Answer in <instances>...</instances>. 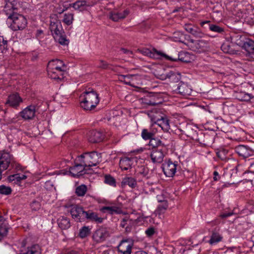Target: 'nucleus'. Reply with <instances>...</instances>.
<instances>
[{
	"mask_svg": "<svg viewBox=\"0 0 254 254\" xmlns=\"http://www.w3.org/2000/svg\"><path fill=\"white\" fill-rule=\"evenodd\" d=\"M80 106L85 110L94 109L99 102V95L93 89L88 88L80 96Z\"/></svg>",
	"mask_w": 254,
	"mask_h": 254,
	"instance_id": "nucleus-1",
	"label": "nucleus"
},
{
	"mask_svg": "<svg viewBox=\"0 0 254 254\" xmlns=\"http://www.w3.org/2000/svg\"><path fill=\"white\" fill-rule=\"evenodd\" d=\"M185 134L203 146H209L214 140V137L213 135L204 133L201 131L197 132L196 130H193L190 126L187 127ZM214 136H215L214 135Z\"/></svg>",
	"mask_w": 254,
	"mask_h": 254,
	"instance_id": "nucleus-2",
	"label": "nucleus"
},
{
	"mask_svg": "<svg viewBox=\"0 0 254 254\" xmlns=\"http://www.w3.org/2000/svg\"><path fill=\"white\" fill-rule=\"evenodd\" d=\"M185 39L187 42L179 39V42L186 45L190 50L196 53L206 52L209 49V43L207 41L204 40H194L190 38V35H185Z\"/></svg>",
	"mask_w": 254,
	"mask_h": 254,
	"instance_id": "nucleus-3",
	"label": "nucleus"
},
{
	"mask_svg": "<svg viewBox=\"0 0 254 254\" xmlns=\"http://www.w3.org/2000/svg\"><path fill=\"white\" fill-rule=\"evenodd\" d=\"M50 29L56 41L62 45H68V40L66 39L61 22L59 20L51 22Z\"/></svg>",
	"mask_w": 254,
	"mask_h": 254,
	"instance_id": "nucleus-4",
	"label": "nucleus"
},
{
	"mask_svg": "<svg viewBox=\"0 0 254 254\" xmlns=\"http://www.w3.org/2000/svg\"><path fill=\"white\" fill-rule=\"evenodd\" d=\"M87 168L96 166L101 162V154L96 151L85 152L78 156Z\"/></svg>",
	"mask_w": 254,
	"mask_h": 254,
	"instance_id": "nucleus-5",
	"label": "nucleus"
},
{
	"mask_svg": "<svg viewBox=\"0 0 254 254\" xmlns=\"http://www.w3.org/2000/svg\"><path fill=\"white\" fill-rule=\"evenodd\" d=\"M8 19L11 21L10 27L13 31L22 30L27 24L26 18L17 12L9 15Z\"/></svg>",
	"mask_w": 254,
	"mask_h": 254,
	"instance_id": "nucleus-6",
	"label": "nucleus"
},
{
	"mask_svg": "<svg viewBox=\"0 0 254 254\" xmlns=\"http://www.w3.org/2000/svg\"><path fill=\"white\" fill-rule=\"evenodd\" d=\"M69 169L71 176L75 178H80L88 173V170H90L89 168H87L84 165L79 156L75 160L74 165L70 167Z\"/></svg>",
	"mask_w": 254,
	"mask_h": 254,
	"instance_id": "nucleus-7",
	"label": "nucleus"
},
{
	"mask_svg": "<svg viewBox=\"0 0 254 254\" xmlns=\"http://www.w3.org/2000/svg\"><path fill=\"white\" fill-rule=\"evenodd\" d=\"M13 158L11 155L7 152H3L0 157V180L1 179L2 173L6 170L10 165L14 167Z\"/></svg>",
	"mask_w": 254,
	"mask_h": 254,
	"instance_id": "nucleus-8",
	"label": "nucleus"
},
{
	"mask_svg": "<svg viewBox=\"0 0 254 254\" xmlns=\"http://www.w3.org/2000/svg\"><path fill=\"white\" fill-rule=\"evenodd\" d=\"M86 211L83 207L76 204L71 205L70 213L72 217L77 222L84 221V217Z\"/></svg>",
	"mask_w": 254,
	"mask_h": 254,
	"instance_id": "nucleus-9",
	"label": "nucleus"
},
{
	"mask_svg": "<svg viewBox=\"0 0 254 254\" xmlns=\"http://www.w3.org/2000/svg\"><path fill=\"white\" fill-rule=\"evenodd\" d=\"M151 121L152 127L157 125L165 132H168L170 129L169 120L166 117L161 116L160 118H157L156 116H151Z\"/></svg>",
	"mask_w": 254,
	"mask_h": 254,
	"instance_id": "nucleus-10",
	"label": "nucleus"
},
{
	"mask_svg": "<svg viewBox=\"0 0 254 254\" xmlns=\"http://www.w3.org/2000/svg\"><path fill=\"white\" fill-rule=\"evenodd\" d=\"M139 51L143 55L147 56L150 58L153 59H159L160 57H163L168 60H174L176 61V59H172V58L165 54L162 53L161 52L157 51L155 49L153 48L152 50L144 48L141 50H139Z\"/></svg>",
	"mask_w": 254,
	"mask_h": 254,
	"instance_id": "nucleus-11",
	"label": "nucleus"
},
{
	"mask_svg": "<svg viewBox=\"0 0 254 254\" xmlns=\"http://www.w3.org/2000/svg\"><path fill=\"white\" fill-rule=\"evenodd\" d=\"M166 146L152 150L151 154V159L154 163H161L163 161L166 151Z\"/></svg>",
	"mask_w": 254,
	"mask_h": 254,
	"instance_id": "nucleus-12",
	"label": "nucleus"
},
{
	"mask_svg": "<svg viewBox=\"0 0 254 254\" xmlns=\"http://www.w3.org/2000/svg\"><path fill=\"white\" fill-rule=\"evenodd\" d=\"M36 112V106L30 105L19 112V116L26 121L31 120L34 119Z\"/></svg>",
	"mask_w": 254,
	"mask_h": 254,
	"instance_id": "nucleus-13",
	"label": "nucleus"
},
{
	"mask_svg": "<svg viewBox=\"0 0 254 254\" xmlns=\"http://www.w3.org/2000/svg\"><path fill=\"white\" fill-rule=\"evenodd\" d=\"M235 150L239 156L244 159L254 155V150L247 145H239L235 147Z\"/></svg>",
	"mask_w": 254,
	"mask_h": 254,
	"instance_id": "nucleus-14",
	"label": "nucleus"
},
{
	"mask_svg": "<svg viewBox=\"0 0 254 254\" xmlns=\"http://www.w3.org/2000/svg\"><path fill=\"white\" fill-rule=\"evenodd\" d=\"M133 243L131 240H122L118 246V250L119 253L123 254H131Z\"/></svg>",
	"mask_w": 254,
	"mask_h": 254,
	"instance_id": "nucleus-15",
	"label": "nucleus"
},
{
	"mask_svg": "<svg viewBox=\"0 0 254 254\" xmlns=\"http://www.w3.org/2000/svg\"><path fill=\"white\" fill-rule=\"evenodd\" d=\"M175 88L174 92L183 96L190 95L191 93V89L190 86L188 83L183 81L180 82Z\"/></svg>",
	"mask_w": 254,
	"mask_h": 254,
	"instance_id": "nucleus-16",
	"label": "nucleus"
},
{
	"mask_svg": "<svg viewBox=\"0 0 254 254\" xmlns=\"http://www.w3.org/2000/svg\"><path fill=\"white\" fill-rule=\"evenodd\" d=\"M177 164L170 161L163 164L162 168L164 174L168 177H173L177 170Z\"/></svg>",
	"mask_w": 254,
	"mask_h": 254,
	"instance_id": "nucleus-17",
	"label": "nucleus"
},
{
	"mask_svg": "<svg viewBox=\"0 0 254 254\" xmlns=\"http://www.w3.org/2000/svg\"><path fill=\"white\" fill-rule=\"evenodd\" d=\"M5 3L4 6L3 12L7 16L17 13V1L16 0H4Z\"/></svg>",
	"mask_w": 254,
	"mask_h": 254,
	"instance_id": "nucleus-18",
	"label": "nucleus"
},
{
	"mask_svg": "<svg viewBox=\"0 0 254 254\" xmlns=\"http://www.w3.org/2000/svg\"><path fill=\"white\" fill-rule=\"evenodd\" d=\"M109 236V233L105 228H100L96 230L94 233L92 238L97 243H101L105 240L106 238Z\"/></svg>",
	"mask_w": 254,
	"mask_h": 254,
	"instance_id": "nucleus-19",
	"label": "nucleus"
},
{
	"mask_svg": "<svg viewBox=\"0 0 254 254\" xmlns=\"http://www.w3.org/2000/svg\"><path fill=\"white\" fill-rule=\"evenodd\" d=\"M22 102V99L17 93H15L10 94L8 96L5 104L8 105L11 107L17 108Z\"/></svg>",
	"mask_w": 254,
	"mask_h": 254,
	"instance_id": "nucleus-20",
	"label": "nucleus"
},
{
	"mask_svg": "<svg viewBox=\"0 0 254 254\" xmlns=\"http://www.w3.org/2000/svg\"><path fill=\"white\" fill-rule=\"evenodd\" d=\"M88 140L92 143H97L102 141L104 139L102 133L96 130H91L89 132Z\"/></svg>",
	"mask_w": 254,
	"mask_h": 254,
	"instance_id": "nucleus-21",
	"label": "nucleus"
},
{
	"mask_svg": "<svg viewBox=\"0 0 254 254\" xmlns=\"http://www.w3.org/2000/svg\"><path fill=\"white\" fill-rule=\"evenodd\" d=\"M184 28L195 38H202L204 35L199 28L190 24H185Z\"/></svg>",
	"mask_w": 254,
	"mask_h": 254,
	"instance_id": "nucleus-22",
	"label": "nucleus"
},
{
	"mask_svg": "<svg viewBox=\"0 0 254 254\" xmlns=\"http://www.w3.org/2000/svg\"><path fill=\"white\" fill-rule=\"evenodd\" d=\"M86 219L90 221L95 222L97 223H102L103 221V218L99 217L96 212H94L90 210L86 211L84 221Z\"/></svg>",
	"mask_w": 254,
	"mask_h": 254,
	"instance_id": "nucleus-23",
	"label": "nucleus"
},
{
	"mask_svg": "<svg viewBox=\"0 0 254 254\" xmlns=\"http://www.w3.org/2000/svg\"><path fill=\"white\" fill-rule=\"evenodd\" d=\"M127 186H128L131 189L135 188L137 187L136 180L131 177H124L121 182V187L122 188H125Z\"/></svg>",
	"mask_w": 254,
	"mask_h": 254,
	"instance_id": "nucleus-24",
	"label": "nucleus"
},
{
	"mask_svg": "<svg viewBox=\"0 0 254 254\" xmlns=\"http://www.w3.org/2000/svg\"><path fill=\"white\" fill-rule=\"evenodd\" d=\"M153 127L151 125L149 128H144L142 130L141 136L144 140H150L155 136L157 129L153 128Z\"/></svg>",
	"mask_w": 254,
	"mask_h": 254,
	"instance_id": "nucleus-25",
	"label": "nucleus"
},
{
	"mask_svg": "<svg viewBox=\"0 0 254 254\" xmlns=\"http://www.w3.org/2000/svg\"><path fill=\"white\" fill-rule=\"evenodd\" d=\"M172 59H176V61L171 60L173 62H177L180 61L183 63H190L192 60V56L189 52L182 51L179 52L178 54V58H174L171 57Z\"/></svg>",
	"mask_w": 254,
	"mask_h": 254,
	"instance_id": "nucleus-26",
	"label": "nucleus"
},
{
	"mask_svg": "<svg viewBox=\"0 0 254 254\" xmlns=\"http://www.w3.org/2000/svg\"><path fill=\"white\" fill-rule=\"evenodd\" d=\"M129 11L127 9H126L122 12H111L110 13L109 18L113 21L117 22L120 19H124L129 14Z\"/></svg>",
	"mask_w": 254,
	"mask_h": 254,
	"instance_id": "nucleus-27",
	"label": "nucleus"
},
{
	"mask_svg": "<svg viewBox=\"0 0 254 254\" xmlns=\"http://www.w3.org/2000/svg\"><path fill=\"white\" fill-rule=\"evenodd\" d=\"M134 158L124 157L120 159L119 165L120 168L124 170H127L131 168L133 163Z\"/></svg>",
	"mask_w": 254,
	"mask_h": 254,
	"instance_id": "nucleus-28",
	"label": "nucleus"
},
{
	"mask_svg": "<svg viewBox=\"0 0 254 254\" xmlns=\"http://www.w3.org/2000/svg\"><path fill=\"white\" fill-rule=\"evenodd\" d=\"M18 254H41L40 248L39 245H34L26 249L21 250Z\"/></svg>",
	"mask_w": 254,
	"mask_h": 254,
	"instance_id": "nucleus-29",
	"label": "nucleus"
},
{
	"mask_svg": "<svg viewBox=\"0 0 254 254\" xmlns=\"http://www.w3.org/2000/svg\"><path fill=\"white\" fill-rule=\"evenodd\" d=\"M57 222L60 228L62 229H67L70 226V223L68 218L62 216L60 217Z\"/></svg>",
	"mask_w": 254,
	"mask_h": 254,
	"instance_id": "nucleus-30",
	"label": "nucleus"
},
{
	"mask_svg": "<svg viewBox=\"0 0 254 254\" xmlns=\"http://www.w3.org/2000/svg\"><path fill=\"white\" fill-rule=\"evenodd\" d=\"M148 145L152 147V150L166 146L164 144L162 143L160 139L155 137V136L149 140Z\"/></svg>",
	"mask_w": 254,
	"mask_h": 254,
	"instance_id": "nucleus-31",
	"label": "nucleus"
},
{
	"mask_svg": "<svg viewBox=\"0 0 254 254\" xmlns=\"http://www.w3.org/2000/svg\"><path fill=\"white\" fill-rule=\"evenodd\" d=\"M103 212H108L110 214H120L122 212L121 209L117 206H103L101 208Z\"/></svg>",
	"mask_w": 254,
	"mask_h": 254,
	"instance_id": "nucleus-32",
	"label": "nucleus"
},
{
	"mask_svg": "<svg viewBox=\"0 0 254 254\" xmlns=\"http://www.w3.org/2000/svg\"><path fill=\"white\" fill-rule=\"evenodd\" d=\"M209 21H203L201 23V25L203 26L205 24H209V29L214 32H217L218 33H223L224 32V28L222 27H220L217 25L210 24Z\"/></svg>",
	"mask_w": 254,
	"mask_h": 254,
	"instance_id": "nucleus-33",
	"label": "nucleus"
},
{
	"mask_svg": "<svg viewBox=\"0 0 254 254\" xmlns=\"http://www.w3.org/2000/svg\"><path fill=\"white\" fill-rule=\"evenodd\" d=\"M149 96V101H150L151 106H155L161 103L162 100L158 97V95L155 93H148Z\"/></svg>",
	"mask_w": 254,
	"mask_h": 254,
	"instance_id": "nucleus-34",
	"label": "nucleus"
},
{
	"mask_svg": "<svg viewBox=\"0 0 254 254\" xmlns=\"http://www.w3.org/2000/svg\"><path fill=\"white\" fill-rule=\"evenodd\" d=\"M75 10L82 11L86 8L87 2L85 0H78L70 4Z\"/></svg>",
	"mask_w": 254,
	"mask_h": 254,
	"instance_id": "nucleus-35",
	"label": "nucleus"
},
{
	"mask_svg": "<svg viewBox=\"0 0 254 254\" xmlns=\"http://www.w3.org/2000/svg\"><path fill=\"white\" fill-rule=\"evenodd\" d=\"M222 239V237L219 233L213 232L208 242L210 245H213L221 241Z\"/></svg>",
	"mask_w": 254,
	"mask_h": 254,
	"instance_id": "nucleus-36",
	"label": "nucleus"
},
{
	"mask_svg": "<svg viewBox=\"0 0 254 254\" xmlns=\"http://www.w3.org/2000/svg\"><path fill=\"white\" fill-rule=\"evenodd\" d=\"M49 75L53 79L62 80L64 78V74L56 72V70L51 69L50 66L48 70Z\"/></svg>",
	"mask_w": 254,
	"mask_h": 254,
	"instance_id": "nucleus-37",
	"label": "nucleus"
},
{
	"mask_svg": "<svg viewBox=\"0 0 254 254\" xmlns=\"http://www.w3.org/2000/svg\"><path fill=\"white\" fill-rule=\"evenodd\" d=\"M159 201L161 203L158 205L156 212L158 214L160 215L165 212L168 207V204L167 200H159Z\"/></svg>",
	"mask_w": 254,
	"mask_h": 254,
	"instance_id": "nucleus-38",
	"label": "nucleus"
},
{
	"mask_svg": "<svg viewBox=\"0 0 254 254\" xmlns=\"http://www.w3.org/2000/svg\"><path fill=\"white\" fill-rule=\"evenodd\" d=\"M181 78V74L177 72L170 71L169 72V80L171 82H177Z\"/></svg>",
	"mask_w": 254,
	"mask_h": 254,
	"instance_id": "nucleus-39",
	"label": "nucleus"
},
{
	"mask_svg": "<svg viewBox=\"0 0 254 254\" xmlns=\"http://www.w3.org/2000/svg\"><path fill=\"white\" fill-rule=\"evenodd\" d=\"M87 190V186L85 185L82 184L76 188L75 193L78 196H83L85 194Z\"/></svg>",
	"mask_w": 254,
	"mask_h": 254,
	"instance_id": "nucleus-40",
	"label": "nucleus"
},
{
	"mask_svg": "<svg viewBox=\"0 0 254 254\" xmlns=\"http://www.w3.org/2000/svg\"><path fill=\"white\" fill-rule=\"evenodd\" d=\"M8 230L3 223L2 219H0V241H1L7 234Z\"/></svg>",
	"mask_w": 254,
	"mask_h": 254,
	"instance_id": "nucleus-41",
	"label": "nucleus"
},
{
	"mask_svg": "<svg viewBox=\"0 0 254 254\" xmlns=\"http://www.w3.org/2000/svg\"><path fill=\"white\" fill-rule=\"evenodd\" d=\"M243 47L247 51L248 55L252 57L254 55V47H252V44L250 42H245Z\"/></svg>",
	"mask_w": 254,
	"mask_h": 254,
	"instance_id": "nucleus-42",
	"label": "nucleus"
},
{
	"mask_svg": "<svg viewBox=\"0 0 254 254\" xmlns=\"http://www.w3.org/2000/svg\"><path fill=\"white\" fill-rule=\"evenodd\" d=\"M90 233V229L88 226H83L79 230L78 236L81 238H84Z\"/></svg>",
	"mask_w": 254,
	"mask_h": 254,
	"instance_id": "nucleus-43",
	"label": "nucleus"
},
{
	"mask_svg": "<svg viewBox=\"0 0 254 254\" xmlns=\"http://www.w3.org/2000/svg\"><path fill=\"white\" fill-rule=\"evenodd\" d=\"M73 20V14L71 13H65L63 21L67 25H71Z\"/></svg>",
	"mask_w": 254,
	"mask_h": 254,
	"instance_id": "nucleus-44",
	"label": "nucleus"
},
{
	"mask_svg": "<svg viewBox=\"0 0 254 254\" xmlns=\"http://www.w3.org/2000/svg\"><path fill=\"white\" fill-rule=\"evenodd\" d=\"M138 222L137 219H133L129 217H127V226L126 227V231L129 232L130 231L131 227L133 225L136 224Z\"/></svg>",
	"mask_w": 254,
	"mask_h": 254,
	"instance_id": "nucleus-45",
	"label": "nucleus"
},
{
	"mask_svg": "<svg viewBox=\"0 0 254 254\" xmlns=\"http://www.w3.org/2000/svg\"><path fill=\"white\" fill-rule=\"evenodd\" d=\"M104 182L111 186L116 187V180L110 175H105Z\"/></svg>",
	"mask_w": 254,
	"mask_h": 254,
	"instance_id": "nucleus-46",
	"label": "nucleus"
},
{
	"mask_svg": "<svg viewBox=\"0 0 254 254\" xmlns=\"http://www.w3.org/2000/svg\"><path fill=\"white\" fill-rule=\"evenodd\" d=\"M12 190L10 187L4 185L0 186V193L1 194L8 195L11 193Z\"/></svg>",
	"mask_w": 254,
	"mask_h": 254,
	"instance_id": "nucleus-47",
	"label": "nucleus"
},
{
	"mask_svg": "<svg viewBox=\"0 0 254 254\" xmlns=\"http://www.w3.org/2000/svg\"><path fill=\"white\" fill-rule=\"evenodd\" d=\"M252 98L251 95L246 93L240 94L238 99L242 101H249Z\"/></svg>",
	"mask_w": 254,
	"mask_h": 254,
	"instance_id": "nucleus-48",
	"label": "nucleus"
},
{
	"mask_svg": "<svg viewBox=\"0 0 254 254\" xmlns=\"http://www.w3.org/2000/svg\"><path fill=\"white\" fill-rule=\"evenodd\" d=\"M149 169L145 166L138 167V173L142 175L143 177H146L148 174Z\"/></svg>",
	"mask_w": 254,
	"mask_h": 254,
	"instance_id": "nucleus-49",
	"label": "nucleus"
},
{
	"mask_svg": "<svg viewBox=\"0 0 254 254\" xmlns=\"http://www.w3.org/2000/svg\"><path fill=\"white\" fill-rule=\"evenodd\" d=\"M139 101L141 104L146 106H151L150 101H149V96L148 94H146L143 97L139 99Z\"/></svg>",
	"mask_w": 254,
	"mask_h": 254,
	"instance_id": "nucleus-50",
	"label": "nucleus"
},
{
	"mask_svg": "<svg viewBox=\"0 0 254 254\" xmlns=\"http://www.w3.org/2000/svg\"><path fill=\"white\" fill-rule=\"evenodd\" d=\"M8 180L9 182L16 181L17 183H19L20 182V175L19 174H15L10 175L8 177Z\"/></svg>",
	"mask_w": 254,
	"mask_h": 254,
	"instance_id": "nucleus-51",
	"label": "nucleus"
},
{
	"mask_svg": "<svg viewBox=\"0 0 254 254\" xmlns=\"http://www.w3.org/2000/svg\"><path fill=\"white\" fill-rule=\"evenodd\" d=\"M52 64H53V65H59L63 67H65L64 64L60 60L56 59L52 60L49 62V66H51Z\"/></svg>",
	"mask_w": 254,
	"mask_h": 254,
	"instance_id": "nucleus-52",
	"label": "nucleus"
},
{
	"mask_svg": "<svg viewBox=\"0 0 254 254\" xmlns=\"http://www.w3.org/2000/svg\"><path fill=\"white\" fill-rule=\"evenodd\" d=\"M246 164L249 166L251 171L254 172V158H250L246 160Z\"/></svg>",
	"mask_w": 254,
	"mask_h": 254,
	"instance_id": "nucleus-53",
	"label": "nucleus"
},
{
	"mask_svg": "<svg viewBox=\"0 0 254 254\" xmlns=\"http://www.w3.org/2000/svg\"><path fill=\"white\" fill-rule=\"evenodd\" d=\"M40 202L36 200H33L31 203V207L33 210L37 211L40 209Z\"/></svg>",
	"mask_w": 254,
	"mask_h": 254,
	"instance_id": "nucleus-54",
	"label": "nucleus"
},
{
	"mask_svg": "<svg viewBox=\"0 0 254 254\" xmlns=\"http://www.w3.org/2000/svg\"><path fill=\"white\" fill-rule=\"evenodd\" d=\"M54 67H51V69L56 70V72H61V73L64 74L65 67H63L62 66L59 65H53Z\"/></svg>",
	"mask_w": 254,
	"mask_h": 254,
	"instance_id": "nucleus-55",
	"label": "nucleus"
},
{
	"mask_svg": "<svg viewBox=\"0 0 254 254\" xmlns=\"http://www.w3.org/2000/svg\"><path fill=\"white\" fill-rule=\"evenodd\" d=\"M155 233V229L153 227H149L145 231V234L148 237H151Z\"/></svg>",
	"mask_w": 254,
	"mask_h": 254,
	"instance_id": "nucleus-56",
	"label": "nucleus"
},
{
	"mask_svg": "<svg viewBox=\"0 0 254 254\" xmlns=\"http://www.w3.org/2000/svg\"><path fill=\"white\" fill-rule=\"evenodd\" d=\"M100 64L98 66L99 67L101 68L102 69L109 68V64L107 62L103 60H100Z\"/></svg>",
	"mask_w": 254,
	"mask_h": 254,
	"instance_id": "nucleus-57",
	"label": "nucleus"
},
{
	"mask_svg": "<svg viewBox=\"0 0 254 254\" xmlns=\"http://www.w3.org/2000/svg\"><path fill=\"white\" fill-rule=\"evenodd\" d=\"M225 151L224 150L219 151L217 153V155L218 157L220 158L222 160H225L226 159V157L225 155Z\"/></svg>",
	"mask_w": 254,
	"mask_h": 254,
	"instance_id": "nucleus-58",
	"label": "nucleus"
},
{
	"mask_svg": "<svg viewBox=\"0 0 254 254\" xmlns=\"http://www.w3.org/2000/svg\"><path fill=\"white\" fill-rule=\"evenodd\" d=\"M234 213L233 212H224V213H222L221 215H220V217L222 218H226L230 216H232V215H233Z\"/></svg>",
	"mask_w": 254,
	"mask_h": 254,
	"instance_id": "nucleus-59",
	"label": "nucleus"
},
{
	"mask_svg": "<svg viewBox=\"0 0 254 254\" xmlns=\"http://www.w3.org/2000/svg\"><path fill=\"white\" fill-rule=\"evenodd\" d=\"M7 41L5 40L3 36H0V47L3 46L7 45Z\"/></svg>",
	"mask_w": 254,
	"mask_h": 254,
	"instance_id": "nucleus-60",
	"label": "nucleus"
},
{
	"mask_svg": "<svg viewBox=\"0 0 254 254\" xmlns=\"http://www.w3.org/2000/svg\"><path fill=\"white\" fill-rule=\"evenodd\" d=\"M127 226V217H125L122 219V220L121 222L120 226L125 228L126 229V227Z\"/></svg>",
	"mask_w": 254,
	"mask_h": 254,
	"instance_id": "nucleus-61",
	"label": "nucleus"
},
{
	"mask_svg": "<svg viewBox=\"0 0 254 254\" xmlns=\"http://www.w3.org/2000/svg\"><path fill=\"white\" fill-rule=\"evenodd\" d=\"M13 164L14 165V167H12V168H14L17 170H22V167L20 164H19L18 163H16L14 161L13 162Z\"/></svg>",
	"mask_w": 254,
	"mask_h": 254,
	"instance_id": "nucleus-62",
	"label": "nucleus"
},
{
	"mask_svg": "<svg viewBox=\"0 0 254 254\" xmlns=\"http://www.w3.org/2000/svg\"><path fill=\"white\" fill-rule=\"evenodd\" d=\"M159 78L162 80L169 79V72L165 74H162L160 75Z\"/></svg>",
	"mask_w": 254,
	"mask_h": 254,
	"instance_id": "nucleus-63",
	"label": "nucleus"
},
{
	"mask_svg": "<svg viewBox=\"0 0 254 254\" xmlns=\"http://www.w3.org/2000/svg\"><path fill=\"white\" fill-rule=\"evenodd\" d=\"M64 254H79V252L75 250H70Z\"/></svg>",
	"mask_w": 254,
	"mask_h": 254,
	"instance_id": "nucleus-64",
	"label": "nucleus"
}]
</instances>
